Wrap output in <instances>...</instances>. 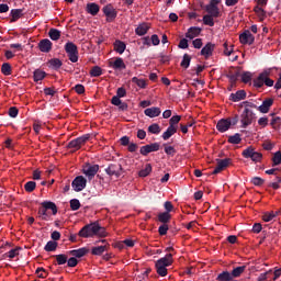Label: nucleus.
Returning <instances> with one entry per match:
<instances>
[{"label":"nucleus","instance_id":"1","mask_svg":"<svg viewBox=\"0 0 281 281\" xmlns=\"http://www.w3.org/2000/svg\"><path fill=\"white\" fill-rule=\"evenodd\" d=\"M80 238H93L94 236H99L100 238H105L106 229L100 226V223L92 222L90 224L85 225L78 233Z\"/></svg>","mask_w":281,"mask_h":281},{"label":"nucleus","instance_id":"2","mask_svg":"<svg viewBox=\"0 0 281 281\" xmlns=\"http://www.w3.org/2000/svg\"><path fill=\"white\" fill-rule=\"evenodd\" d=\"M172 254H167L165 257L158 259L155 263L158 276H160L161 278H166V276H168L167 267L172 266Z\"/></svg>","mask_w":281,"mask_h":281},{"label":"nucleus","instance_id":"3","mask_svg":"<svg viewBox=\"0 0 281 281\" xmlns=\"http://www.w3.org/2000/svg\"><path fill=\"white\" fill-rule=\"evenodd\" d=\"M241 156L244 159H250L254 164H260L262 161V153L256 151L254 146H248L244 149Z\"/></svg>","mask_w":281,"mask_h":281},{"label":"nucleus","instance_id":"4","mask_svg":"<svg viewBox=\"0 0 281 281\" xmlns=\"http://www.w3.org/2000/svg\"><path fill=\"white\" fill-rule=\"evenodd\" d=\"M241 128H247L250 124H254V120H256V113L249 109H245L240 115Z\"/></svg>","mask_w":281,"mask_h":281},{"label":"nucleus","instance_id":"5","mask_svg":"<svg viewBox=\"0 0 281 281\" xmlns=\"http://www.w3.org/2000/svg\"><path fill=\"white\" fill-rule=\"evenodd\" d=\"M65 52L70 63H78V46L74 42H67L65 44Z\"/></svg>","mask_w":281,"mask_h":281},{"label":"nucleus","instance_id":"6","mask_svg":"<svg viewBox=\"0 0 281 281\" xmlns=\"http://www.w3.org/2000/svg\"><path fill=\"white\" fill-rule=\"evenodd\" d=\"M235 124H238L237 117L233 119V122L229 119H221L216 124V128L220 133H227L232 125L235 126Z\"/></svg>","mask_w":281,"mask_h":281},{"label":"nucleus","instance_id":"7","mask_svg":"<svg viewBox=\"0 0 281 281\" xmlns=\"http://www.w3.org/2000/svg\"><path fill=\"white\" fill-rule=\"evenodd\" d=\"M105 175H108V177L120 179L121 175H124V168H122L121 164H110L105 168Z\"/></svg>","mask_w":281,"mask_h":281},{"label":"nucleus","instance_id":"8","mask_svg":"<svg viewBox=\"0 0 281 281\" xmlns=\"http://www.w3.org/2000/svg\"><path fill=\"white\" fill-rule=\"evenodd\" d=\"M90 137H91L90 134L79 136V137L70 140L67 145V148H74L75 150H80V148H82L83 144H87V142H89Z\"/></svg>","mask_w":281,"mask_h":281},{"label":"nucleus","instance_id":"9","mask_svg":"<svg viewBox=\"0 0 281 281\" xmlns=\"http://www.w3.org/2000/svg\"><path fill=\"white\" fill-rule=\"evenodd\" d=\"M71 188L75 192H82L87 188V178L77 176L71 182Z\"/></svg>","mask_w":281,"mask_h":281},{"label":"nucleus","instance_id":"10","mask_svg":"<svg viewBox=\"0 0 281 281\" xmlns=\"http://www.w3.org/2000/svg\"><path fill=\"white\" fill-rule=\"evenodd\" d=\"M103 14L106 16L108 23H113L117 19V11L113 8V4H106L102 9Z\"/></svg>","mask_w":281,"mask_h":281},{"label":"nucleus","instance_id":"11","mask_svg":"<svg viewBox=\"0 0 281 281\" xmlns=\"http://www.w3.org/2000/svg\"><path fill=\"white\" fill-rule=\"evenodd\" d=\"M161 148V145L159 143H151L148 145H144L140 147L139 153L143 155V157H148L150 153H157Z\"/></svg>","mask_w":281,"mask_h":281},{"label":"nucleus","instance_id":"12","mask_svg":"<svg viewBox=\"0 0 281 281\" xmlns=\"http://www.w3.org/2000/svg\"><path fill=\"white\" fill-rule=\"evenodd\" d=\"M206 12L210 16L218 19L221 16V11L218 10V0H211V2L205 7Z\"/></svg>","mask_w":281,"mask_h":281},{"label":"nucleus","instance_id":"13","mask_svg":"<svg viewBox=\"0 0 281 281\" xmlns=\"http://www.w3.org/2000/svg\"><path fill=\"white\" fill-rule=\"evenodd\" d=\"M98 170H100V165L88 164L86 167H83L82 172L88 177L89 181H91V179L98 175Z\"/></svg>","mask_w":281,"mask_h":281},{"label":"nucleus","instance_id":"14","mask_svg":"<svg viewBox=\"0 0 281 281\" xmlns=\"http://www.w3.org/2000/svg\"><path fill=\"white\" fill-rule=\"evenodd\" d=\"M256 37L251 34V31L247 30L239 35V42L241 45H254Z\"/></svg>","mask_w":281,"mask_h":281},{"label":"nucleus","instance_id":"15","mask_svg":"<svg viewBox=\"0 0 281 281\" xmlns=\"http://www.w3.org/2000/svg\"><path fill=\"white\" fill-rule=\"evenodd\" d=\"M216 161H217V166L212 171V175H218V172H221L222 170H225V168H227V166H229V164H232L231 158L216 159Z\"/></svg>","mask_w":281,"mask_h":281},{"label":"nucleus","instance_id":"16","mask_svg":"<svg viewBox=\"0 0 281 281\" xmlns=\"http://www.w3.org/2000/svg\"><path fill=\"white\" fill-rule=\"evenodd\" d=\"M109 67L122 71V69H126V64H124V59H122V57H116L109 61Z\"/></svg>","mask_w":281,"mask_h":281},{"label":"nucleus","instance_id":"17","mask_svg":"<svg viewBox=\"0 0 281 281\" xmlns=\"http://www.w3.org/2000/svg\"><path fill=\"white\" fill-rule=\"evenodd\" d=\"M214 49H216V45L212 42H209L202 49H201V56H204V58H210L212 54H214Z\"/></svg>","mask_w":281,"mask_h":281},{"label":"nucleus","instance_id":"18","mask_svg":"<svg viewBox=\"0 0 281 281\" xmlns=\"http://www.w3.org/2000/svg\"><path fill=\"white\" fill-rule=\"evenodd\" d=\"M52 45H53L52 41L47 38L42 40L38 43L40 50L43 52L44 54H49V52H52Z\"/></svg>","mask_w":281,"mask_h":281},{"label":"nucleus","instance_id":"19","mask_svg":"<svg viewBox=\"0 0 281 281\" xmlns=\"http://www.w3.org/2000/svg\"><path fill=\"white\" fill-rule=\"evenodd\" d=\"M247 98V92L245 90H237L235 93H231L229 100L232 102H240Z\"/></svg>","mask_w":281,"mask_h":281},{"label":"nucleus","instance_id":"20","mask_svg":"<svg viewBox=\"0 0 281 281\" xmlns=\"http://www.w3.org/2000/svg\"><path fill=\"white\" fill-rule=\"evenodd\" d=\"M273 106V99L269 98L262 101V104L259 105L257 109L260 113H269V109Z\"/></svg>","mask_w":281,"mask_h":281},{"label":"nucleus","instance_id":"21","mask_svg":"<svg viewBox=\"0 0 281 281\" xmlns=\"http://www.w3.org/2000/svg\"><path fill=\"white\" fill-rule=\"evenodd\" d=\"M144 114L147 117H159L161 115V109L157 106L147 108L144 111Z\"/></svg>","mask_w":281,"mask_h":281},{"label":"nucleus","instance_id":"22","mask_svg":"<svg viewBox=\"0 0 281 281\" xmlns=\"http://www.w3.org/2000/svg\"><path fill=\"white\" fill-rule=\"evenodd\" d=\"M86 12L91 14V16H98V12H100V5L95 2H90L86 7Z\"/></svg>","mask_w":281,"mask_h":281},{"label":"nucleus","instance_id":"23","mask_svg":"<svg viewBox=\"0 0 281 281\" xmlns=\"http://www.w3.org/2000/svg\"><path fill=\"white\" fill-rule=\"evenodd\" d=\"M41 205L47 211L50 210L53 216H56L58 214V206H56V203L52 201H44L41 203Z\"/></svg>","mask_w":281,"mask_h":281},{"label":"nucleus","instance_id":"24","mask_svg":"<svg viewBox=\"0 0 281 281\" xmlns=\"http://www.w3.org/2000/svg\"><path fill=\"white\" fill-rule=\"evenodd\" d=\"M69 254L75 258H83V256H87V254H89V248L82 247L79 249L70 250Z\"/></svg>","mask_w":281,"mask_h":281},{"label":"nucleus","instance_id":"25","mask_svg":"<svg viewBox=\"0 0 281 281\" xmlns=\"http://www.w3.org/2000/svg\"><path fill=\"white\" fill-rule=\"evenodd\" d=\"M201 34V27L191 26L188 32L186 33V38H196Z\"/></svg>","mask_w":281,"mask_h":281},{"label":"nucleus","instance_id":"26","mask_svg":"<svg viewBox=\"0 0 281 281\" xmlns=\"http://www.w3.org/2000/svg\"><path fill=\"white\" fill-rule=\"evenodd\" d=\"M148 30H150L148 23H142L135 29V34L137 36H145V34H148Z\"/></svg>","mask_w":281,"mask_h":281},{"label":"nucleus","instance_id":"27","mask_svg":"<svg viewBox=\"0 0 281 281\" xmlns=\"http://www.w3.org/2000/svg\"><path fill=\"white\" fill-rule=\"evenodd\" d=\"M104 251H109V245L95 246L91 248L92 256H102Z\"/></svg>","mask_w":281,"mask_h":281},{"label":"nucleus","instance_id":"28","mask_svg":"<svg viewBox=\"0 0 281 281\" xmlns=\"http://www.w3.org/2000/svg\"><path fill=\"white\" fill-rule=\"evenodd\" d=\"M177 133V126H168L166 132L162 133V139L165 142H168V139H170V137H172V135H175Z\"/></svg>","mask_w":281,"mask_h":281},{"label":"nucleus","instance_id":"29","mask_svg":"<svg viewBox=\"0 0 281 281\" xmlns=\"http://www.w3.org/2000/svg\"><path fill=\"white\" fill-rule=\"evenodd\" d=\"M267 72H261L259 76L254 80V87L257 89H262L265 87V78Z\"/></svg>","mask_w":281,"mask_h":281},{"label":"nucleus","instance_id":"30","mask_svg":"<svg viewBox=\"0 0 281 281\" xmlns=\"http://www.w3.org/2000/svg\"><path fill=\"white\" fill-rule=\"evenodd\" d=\"M125 50L126 44L120 40H116L114 42V52H116L117 54H124Z\"/></svg>","mask_w":281,"mask_h":281},{"label":"nucleus","instance_id":"31","mask_svg":"<svg viewBox=\"0 0 281 281\" xmlns=\"http://www.w3.org/2000/svg\"><path fill=\"white\" fill-rule=\"evenodd\" d=\"M11 23H16L18 19H21L23 16V9H13L11 10Z\"/></svg>","mask_w":281,"mask_h":281},{"label":"nucleus","instance_id":"32","mask_svg":"<svg viewBox=\"0 0 281 281\" xmlns=\"http://www.w3.org/2000/svg\"><path fill=\"white\" fill-rule=\"evenodd\" d=\"M170 218H172V216L168 212H162L158 214V221L164 225H167V223H170Z\"/></svg>","mask_w":281,"mask_h":281},{"label":"nucleus","instance_id":"33","mask_svg":"<svg viewBox=\"0 0 281 281\" xmlns=\"http://www.w3.org/2000/svg\"><path fill=\"white\" fill-rule=\"evenodd\" d=\"M48 67H50V69L57 70L59 67H63V61L58 58H53L48 61Z\"/></svg>","mask_w":281,"mask_h":281},{"label":"nucleus","instance_id":"34","mask_svg":"<svg viewBox=\"0 0 281 281\" xmlns=\"http://www.w3.org/2000/svg\"><path fill=\"white\" fill-rule=\"evenodd\" d=\"M153 172V166L150 164H147L144 169L138 171V177L145 178L148 177Z\"/></svg>","mask_w":281,"mask_h":281},{"label":"nucleus","instance_id":"35","mask_svg":"<svg viewBox=\"0 0 281 281\" xmlns=\"http://www.w3.org/2000/svg\"><path fill=\"white\" fill-rule=\"evenodd\" d=\"M245 266H239L233 269L231 272L232 278H240V274L245 273Z\"/></svg>","mask_w":281,"mask_h":281},{"label":"nucleus","instance_id":"36","mask_svg":"<svg viewBox=\"0 0 281 281\" xmlns=\"http://www.w3.org/2000/svg\"><path fill=\"white\" fill-rule=\"evenodd\" d=\"M217 281H232L233 277L232 273L229 271H223L222 273H220L216 278Z\"/></svg>","mask_w":281,"mask_h":281},{"label":"nucleus","instance_id":"37","mask_svg":"<svg viewBox=\"0 0 281 281\" xmlns=\"http://www.w3.org/2000/svg\"><path fill=\"white\" fill-rule=\"evenodd\" d=\"M48 36L50 41H59L60 40V31L58 29H50L48 31Z\"/></svg>","mask_w":281,"mask_h":281},{"label":"nucleus","instance_id":"38","mask_svg":"<svg viewBox=\"0 0 281 281\" xmlns=\"http://www.w3.org/2000/svg\"><path fill=\"white\" fill-rule=\"evenodd\" d=\"M148 133H150L151 135H159L161 133V127L159 126V124L154 123L148 126Z\"/></svg>","mask_w":281,"mask_h":281},{"label":"nucleus","instance_id":"39","mask_svg":"<svg viewBox=\"0 0 281 281\" xmlns=\"http://www.w3.org/2000/svg\"><path fill=\"white\" fill-rule=\"evenodd\" d=\"M57 247H58V243H56L54 240H49L45 245L44 249H45V251H56Z\"/></svg>","mask_w":281,"mask_h":281},{"label":"nucleus","instance_id":"40","mask_svg":"<svg viewBox=\"0 0 281 281\" xmlns=\"http://www.w3.org/2000/svg\"><path fill=\"white\" fill-rule=\"evenodd\" d=\"M45 76H47V72L45 71H34L33 72L34 82H41V80H43Z\"/></svg>","mask_w":281,"mask_h":281},{"label":"nucleus","instance_id":"41","mask_svg":"<svg viewBox=\"0 0 281 281\" xmlns=\"http://www.w3.org/2000/svg\"><path fill=\"white\" fill-rule=\"evenodd\" d=\"M132 82H134V85H137V87H139V89H146V87H147L146 81L144 79H139L137 77H133Z\"/></svg>","mask_w":281,"mask_h":281},{"label":"nucleus","instance_id":"42","mask_svg":"<svg viewBox=\"0 0 281 281\" xmlns=\"http://www.w3.org/2000/svg\"><path fill=\"white\" fill-rule=\"evenodd\" d=\"M204 25H209V27H214V16L206 14L203 16Z\"/></svg>","mask_w":281,"mask_h":281},{"label":"nucleus","instance_id":"43","mask_svg":"<svg viewBox=\"0 0 281 281\" xmlns=\"http://www.w3.org/2000/svg\"><path fill=\"white\" fill-rule=\"evenodd\" d=\"M190 60H192V58L190 57V55L184 54L182 61H181V67H183V69H188L190 67Z\"/></svg>","mask_w":281,"mask_h":281},{"label":"nucleus","instance_id":"44","mask_svg":"<svg viewBox=\"0 0 281 281\" xmlns=\"http://www.w3.org/2000/svg\"><path fill=\"white\" fill-rule=\"evenodd\" d=\"M240 142H243V138H240V135L238 133L228 137V144L236 145V144H240Z\"/></svg>","mask_w":281,"mask_h":281},{"label":"nucleus","instance_id":"45","mask_svg":"<svg viewBox=\"0 0 281 281\" xmlns=\"http://www.w3.org/2000/svg\"><path fill=\"white\" fill-rule=\"evenodd\" d=\"M240 78H241V82H244V85H249V81L251 80L252 75H251V72L246 71L240 75Z\"/></svg>","mask_w":281,"mask_h":281},{"label":"nucleus","instance_id":"46","mask_svg":"<svg viewBox=\"0 0 281 281\" xmlns=\"http://www.w3.org/2000/svg\"><path fill=\"white\" fill-rule=\"evenodd\" d=\"M25 192H34L36 190V183L34 181H29L24 184Z\"/></svg>","mask_w":281,"mask_h":281},{"label":"nucleus","instance_id":"47","mask_svg":"<svg viewBox=\"0 0 281 281\" xmlns=\"http://www.w3.org/2000/svg\"><path fill=\"white\" fill-rule=\"evenodd\" d=\"M67 258L68 257L65 254L56 255L57 265H59V266L67 265Z\"/></svg>","mask_w":281,"mask_h":281},{"label":"nucleus","instance_id":"48","mask_svg":"<svg viewBox=\"0 0 281 281\" xmlns=\"http://www.w3.org/2000/svg\"><path fill=\"white\" fill-rule=\"evenodd\" d=\"M70 210H72V212H77V210H80V200L78 199L70 200Z\"/></svg>","mask_w":281,"mask_h":281},{"label":"nucleus","instance_id":"49","mask_svg":"<svg viewBox=\"0 0 281 281\" xmlns=\"http://www.w3.org/2000/svg\"><path fill=\"white\" fill-rule=\"evenodd\" d=\"M40 218H42V221H49V215L47 214V209L43 207L40 209L37 212Z\"/></svg>","mask_w":281,"mask_h":281},{"label":"nucleus","instance_id":"50","mask_svg":"<svg viewBox=\"0 0 281 281\" xmlns=\"http://www.w3.org/2000/svg\"><path fill=\"white\" fill-rule=\"evenodd\" d=\"M239 74L240 72H236L235 75H232V72H228V74H225L224 76L226 78H228V80H229V82H232V85H235L236 81L238 80V76H240Z\"/></svg>","mask_w":281,"mask_h":281},{"label":"nucleus","instance_id":"51","mask_svg":"<svg viewBox=\"0 0 281 281\" xmlns=\"http://www.w3.org/2000/svg\"><path fill=\"white\" fill-rule=\"evenodd\" d=\"M280 164H281V151H277L272 157V166H280Z\"/></svg>","mask_w":281,"mask_h":281},{"label":"nucleus","instance_id":"52","mask_svg":"<svg viewBox=\"0 0 281 281\" xmlns=\"http://www.w3.org/2000/svg\"><path fill=\"white\" fill-rule=\"evenodd\" d=\"M256 14H258L260 21H265V18L267 16V12L265 11V9L257 7L255 9Z\"/></svg>","mask_w":281,"mask_h":281},{"label":"nucleus","instance_id":"53","mask_svg":"<svg viewBox=\"0 0 281 281\" xmlns=\"http://www.w3.org/2000/svg\"><path fill=\"white\" fill-rule=\"evenodd\" d=\"M179 122H181V115H173L169 120V126H177V124H179Z\"/></svg>","mask_w":281,"mask_h":281},{"label":"nucleus","instance_id":"54","mask_svg":"<svg viewBox=\"0 0 281 281\" xmlns=\"http://www.w3.org/2000/svg\"><path fill=\"white\" fill-rule=\"evenodd\" d=\"M272 218H276V213L274 212L266 213L262 216V221H265V223H271Z\"/></svg>","mask_w":281,"mask_h":281},{"label":"nucleus","instance_id":"55","mask_svg":"<svg viewBox=\"0 0 281 281\" xmlns=\"http://www.w3.org/2000/svg\"><path fill=\"white\" fill-rule=\"evenodd\" d=\"M166 155H169L170 157H175L177 154V149H175L171 145L165 147Z\"/></svg>","mask_w":281,"mask_h":281},{"label":"nucleus","instance_id":"56","mask_svg":"<svg viewBox=\"0 0 281 281\" xmlns=\"http://www.w3.org/2000/svg\"><path fill=\"white\" fill-rule=\"evenodd\" d=\"M168 224H162L158 227V233L160 236H166L168 234Z\"/></svg>","mask_w":281,"mask_h":281},{"label":"nucleus","instance_id":"57","mask_svg":"<svg viewBox=\"0 0 281 281\" xmlns=\"http://www.w3.org/2000/svg\"><path fill=\"white\" fill-rule=\"evenodd\" d=\"M263 85H266V87H273V85H276V81H273V79L269 78V74L266 72V77L263 79Z\"/></svg>","mask_w":281,"mask_h":281},{"label":"nucleus","instance_id":"58","mask_svg":"<svg viewBox=\"0 0 281 281\" xmlns=\"http://www.w3.org/2000/svg\"><path fill=\"white\" fill-rule=\"evenodd\" d=\"M251 183H252V186H263V183H265V179H262V178H260V177H254L252 179H251Z\"/></svg>","mask_w":281,"mask_h":281},{"label":"nucleus","instance_id":"59","mask_svg":"<svg viewBox=\"0 0 281 281\" xmlns=\"http://www.w3.org/2000/svg\"><path fill=\"white\" fill-rule=\"evenodd\" d=\"M66 262H67V266L71 267V268L78 266V259L76 257H71V258L67 259Z\"/></svg>","mask_w":281,"mask_h":281},{"label":"nucleus","instance_id":"60","mask_svg":"<svg viewBox=\"0 0 281 281\" xmlns=\"http://www.w3.org/2000/svg\"><path fill=\"white\" fill-rule=\"evenodd\" d=\"M254 234H260L262 232V224L255 223L252 226Z\"/></svg>","mask_w":281,"mask_h":281},{"label":"nucleus","instance_id":"61","mask_svg":"<svg viewBox=\"0 0 281 281\" xmlns=\"http://www.w3.org/2000/svg\"><path fill=\"white\" fill-rule=\"evenodd\" d=\"M19 115V109L16 106H12L9 109V116L16 117Z\"/></svg>","mask_w":281,"mask_h":281},{"label":"nucleus","instance_id":"62","mask_svg":"<svg viewBox=\"0 0 281 281\" xmlns=\"http://www.w3.org/2000/svg\"><path fill=\"white\" fill-rule=\"evenodd\" d=\"M75 91H76V93H78L79 95H82V93H85V86H83V85H80V83L76 85V86H75Z\"/></svg>","mask_w":281,"mask_h":281},{"label":"nucleus","instance_id":"63","mask_svg":"<svg viewBox=\"0 0 281 281\" xmlns=\"http://www.w3.org/2000/svg\"><path fill=\"white\" fill-rule=\"evenodd\" d=\"M116 97L117 98H126V89L124 87H121L116 91Z\"/></svg>","mask_w":281,"mask_h":281},{"label":"nucleus","instance_id":"64","mask_svg":"<svg viewBox=\"0 0 281 281\" xmlns=\"http://www.w3.org/2000/svg\"><path fill=\"white\" fill-rule=\"evenodd\" d=\"M44 93L45 95L54 98V95H56V90H54V88H44Z\"/></svg>","mask_w":281,"mask_h":281}]
</instances>
